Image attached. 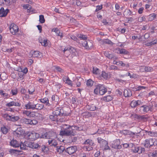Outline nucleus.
Returning <instances> with one entry per match:
<instances>
[{
    "instance_id": "nucleus-40",
    "label": "nucleus",
    "mask_w": 157,
    "mask_h": 157,
    "mask_svg": "<svg viewBox=\"0 0 157 157\" xmlns=\"http://www.w3.org/2000/svg\"><path fill=\"white\" fill-rule=\"evenodd\" d=\"M124 15L126 16H132L134 15L130 10H126L124 12Z\"/></svg>"
},
{
    "instance_id": "nucleus-48",
    "label": "nucleus",
    "mask_w": 157,
    "mask_h": 157,
    "mask_svg": "<svg viewBox=\"0 0 157 157\" xmlns=\"http://www.w3.org/2000/svg\"><path fill=\"white\" fill-rule=\"evenodd\" d=\"M101 76L105 79H106L108 77V74L104 71H102L101 74Z\"/></svg>"
},
{
    "instance_id": "nucleus-37",
    "label": "nucleus",
    "mask_w": 157,
    "mask_h": 157,
    "mask_svg": "<svg viewBox=\"0 0 157 157\" xmlns=\"http://www.w3.org/2000/svg\"><path fill=\"white\" fill-rule=\"evenodd\" d=\"M112 97L110 95L105 96L102 98L103 100L105 101H109L112 100Z\"/></svg>"
},
{
    "instance_id": "nucleus-13",
    "label": "nucleus",
    "mask_w": 157,
    "mask_h": 157,
    "mask_svg": "<svg viewBox=\"0 0 157 157\" xmlns=\"http://www.w3.org/2000/svg\"><path fill=\"white\" fill-rule=\"evenodd\" d=\"M120 141L119 140H116L112 144L113 147L115 149H120L121 146L119 145Z\"/></svg>"
},
{
    "instance_id": "nucleus-3",
    "label": "nucleus",
    "mask_w": 157,
    "mask_h": 157,
    "mask_svg": "<svg viewBox=\"0 0 157 157\" xmlns=\"http://www.w3.org/2000/svg\"><path fill=\"white\" fill-rule=\"evenodd\" d=\"M57 137L56 133L52 131H49L43 133L40 136V138L47 139H51V138H56Z\"/></svg>"
},
{
    "instance_id": "nucleus-56",
    "label": "nucleus",
    "mask_w": 157,
    "mask_h": 157,
    "mask_svg": "<svg viewBox=\"0 0 157 157\" xmlns=\"http://www.w3.org/2000/svg\"><path fill=\"white\" fill-rule=\"evenodd\" d=\"M121 133L125 135H130V132L129 130H124L121 131Z\"/></svg>"
},
{
    "instance_id": "nucleus-44",
    "label": "nucleus",
    "mask_w": 157,
    "mask_h": 157,
    "mask_svg": "<svg viewBox=\"0 0 157 157\" xmlns=\"http://www.w3.org/2000/svg\"><path fill=\"white\" fill-rule=\"evenodd\" d=\"M104 55L109 59H112L113 57V55L109 53L108 51L105 52L104 53Z\"/></svg>"
},
{
    "instance_id": "nucleus-59",
    "label": "nucleus",
    "mask_w": 157,
    "mask_h": 157,
    "mask_svg": "<svg viewBox=\"0 0 157 157\" xmlns=\"http://www.w3.org/2000/svg\"><path fill=\"white\" fill-rule=\"evenodd\" d=\"M102 149L105 150H108L110 149L109 147L108 146V142L107 143V144L105 145L104 146Z\"/></svg>"
},
{
    "instance_id": "nucleus-22",
    "label": "nucleus",
    "mask_w": 157,
    "mask_h": 157,
    "mask_svg": "<svg viewBox=\"0 0 157 157\" xmlns=\"http://www.w3.org/2000/svg\"><path fill=\"white\" fill-rule=\"evenodd\" d=\"M63 79L64 81L65 82V83L68 85L71 86H73V83L72 82V81L70 80L68 77H65L63 78Z\"/></svg>"
},
{
    "instance_id": "nucleus-46",
    "label": "nucleus",
    "mask_w": 157,
    "mask_h": 157,
    "mask_svg": "<svg viewBox=\"0 0 157 157\" xmlns=\"http://www.w3.org/2000/svg\"><path fill=\"white\" fill-rule=\"evenodd\" d=\"M0 95L3 97H7L8 96V94L6 93H5L2 90H0Z\"/></svg>"
},
{
    "instance_id": "nucleus-16",
    "label": "nucleus",
    "mask_w": 157,
    "mask_h": 157,
    "mask_svg": "<svg viewBox=\"0 0 157 157\" xmlns=\"http://www.w3.org/2000/svg\"><path fill=\"white\" fill-rule=\"evenodd\" d=\"M9 12V10L8 9L5 10L3 7H1L0 9V17H6Z\"/></svg>"
},
{
    "instance_id": "nucleus-49",
    "label": "nucleus",
    "mask_w": 157,
    "mask_h": 157,
    "mask_svg": "<svg viewBox=\"0 0 157 157\" xmlns=\"http://www.w3.org/2000/svg\"><path fill=\"white\" fill-rule=\"evenodd\" d=\"M39 21L41 23H43L45 22V20L44 15H41L39 16Z\"/></svg>"
},
{
    "instance_id": "nucleus-11",
    "label": "nucleus",
    "mask_w": 157,
    "mask_h": 157,
    "mask_svg": "<svg viewBox=\"0 0 157 157\" xmlns=\"http://www.w3.org/2000/svg\"><path fill=\"white\" fill-rule=\"evenodd\" d=\"M21 103L18 101H11L6 103V106L8 107H11L14 106L16 107H20L21 106Z\"/></svg>"
},
{
    "instance_id": "nucleus-54",
    "label": "nucleus",
    "mask_w": 157,
    "mask_h": 157,
    "mask_svg": "<svg viewBox=\"0 0 157 157\" xmlns=\"http://www.w3.org/2000/svg\"><path fill=\"white\" fill-rule=\"evenodd\" d=\"M23 121L24 123L26 124H30L31 119L25 118L24 119Z\"/></svg>"
},
{
    "instance_id": "nucleus-5",
    "label": "nucleus",
    "mask_w": 157,
    "mask_h": 157,
    "mask_svg": "<svg viewBox=\"0 0 157 157\" xmlns=\"http://www.w3.org/2000/svg\"><path fill=\"white\" fill-rule=\"evenodd\" d=\"M84 144H88L90 146H84L83 147V149L85 151H89L93 149V147L92 146H94V143L93 141L90 139H87L85 140L84 142Z\"/></svg>"
},
{
    "instance_id": "nucleus-45",
    "label": "nucleus",
    "mask_w": 157,
    "mask_h": 157,
    "mask_svg": "<svg viewBox=\"0 0 157 157\" xmlns=\"http://www.w3.org/2000/svg\"><path fill=\"white\" fill-rule=\"evenodd\" d=\"M77 36L78 38H80L81 40H85L87 39V37L86 35L82 34H78Z\"/></svg>"
},
{
    "instance_id": "nucleus-52",
    "label": "nucleus",
    "mask_w": 157,
    "mask_h": 157,
    "mask_svg": "<svg viewBox=\"0 0 157 157\" xmlns=\"http://www.w3.org/2000/svg\"><path fill=\"white\" fill-rule=\"evenodd\" d=\"M49 117L50 119L52 121H56L58 118V117H57V116H56L54 115H50Z\"/></svg>"
},
{
    "instance_id": "nucleus-25",
    "label": "nucleus",
    "mask_w": 157,
    "mask_h": 157,
    "mask_svg": "<svg viewBox=\"0 0 157 157\" xmlns=\"http://www.w3.org/2000/svg\"><path fill=\"white\" fill-rule=\"evenodd\" d=\"M39 42L43 46H46L48 45L47 40L45 39H42L41 38H39Z\"/></svg>"
},
{
    "instance_id": "nucleus-26",
    "label": "nucleus",
    "mask_w": 157,
    "mask_h": 157,
    "mask_svg": "<svg viewBox=\"0 0 157 157\" xmlns=\"http://www.w3.org/2000/svg\"><path fill=\"white\" fill-rule=\"evenodd\" d=\"M131 145L132 146V151L134 153H139V151L140 150L139 147L135 146L133 144H132Z\"/></svg>"
},
{
    "instance_id": "nucleus-14",
    "label": "nucleus",
    "mask_w": 157,
    "mask_h": 157,
    "mask_svg": "<svg viewBox=\"0 0 157 157\" xmlns=\"http://www.w3.org/2000/svg\"><path fill=\"white\" fill-rule=\"evenodd\" d=\"M40 55V52L38 51H31L29 54L30 57H38Z\"/></svg>"
},
{
    "instance_id": "nucleus-39",
    "label": "nucleus",
    "mask_w": 157,
    "mask_h": 157,
    "mask_svg": "<svg viewBox=\"0 0 157 157\" xmlns=\"http://www.w3.org/2000/svg\"><path fill=\"white\" fill-rule=\"evenodd\" d=\"M35 118L39 120H42L43 119V115L42 114L36 112Z\"/></svg>"
},
{
    "instance_id": "nucleus-30",
    "label": "nucleus",
    "mask_w": 157,
    "mask_h": 157,
    "mask_svg": "<svg viewBox=\"0 0 157 157\" xmlns=\"http://www.w3.org/2000/svg\"><path fill=\"white\" fill-rule=\"evenodd\" d=\"M56 151L59 153H61L65 150V147L62 146H57L56 147Z\"/></svg>"
},
{
    "instance_id": "nucleus-33",
    "label": "nucleus",
    "mask_w": 157,
    "mask_h": 157,
    "mask_svg": "<svg viewBox=\"0 0 157 157\" xmlns=\"http://www.w3.org/2000/svg\"><path fill=\"white\" fill-rule=\"evenodd\" d=\"M101 43L102 44H113L112 42L109 40L108 39H105L101 40Z\"/></svg>"
},
{
    "instance_id": "nucleus-12",
    "label": "nucleus",
    "mask_w": 157,
    "mask_h": 157,
    "mask_svg": "<svg viewBox=\"0 0 157 157\" xmlns=\"http://www.w3.org/2000/svg\"><path fill=\"white\" fill-rule=\"evenodd\" d=\"M143 102L141 100H138L136 101L133 100L131 103V106L132 108H134L138 105H142Z\"/></svg>"
},
{
    "instance_id": "nucleus-63",
    "label": "nucleus",
    "mask_w": 157,
    "mask_h": 157,
    "mask_svg": "<svg viewBox=\"0 0 157 157\" xmlns=\"http://www.w3.org/2000/svg\"><path fill=\"white\" fill-rule=\"evenodd\" d=\"M37 123V121L35 120H31L30 125H35Z\"/></svg>"
},
{
    "instance_id": "nucleus-21",
    "label": "nucleus",
    "mask_w": 157,
    "mask_h": 157,
    "mask_svg": "<svg viewBox=\"0 0 157 157\" xmlns=\"http://www.w3.org/2000/svg\"><path fill=\"white\" fill-rule=\"evenodd\" d=\"M52 32H55L56 35L58 36H59L61 38H62L63 36V33L61 32L57 28H54L52 29Z\"/></svg>"
},
{
    "instance_id": "nucleus-42",
    "label": "nucleus",
    "mask_w": 157,
    "mask_h": 157,
    "mask_svg": "<svg viewBox=\"0 0 157 157\" xmlns=\"http://www.w3.org/2000/svg\"><path fill=\"white\" fill-rule=\"evenodd\" d=\"M94 83V81L90 79L87 81L86 84L88 86L91 87L93 86Z\"/></svg>"
},
{
    "instance_id": "nucleus-18",
    "label": "nucleus",
    "mask_w": 157,
    "mask_h": 157,
    "mask_svg": "<svg viewBox=\"0 0 157 157\" xmlns=\"http://www.w3.org/2000/svg\"><path fill=\"white\" fill-rule=\"evenodd\" d=\"M55 138H51L48 140V142L50 146L56 147L58 144L57 140L55 139Z\"/></svg>"
},
{
    "instance_id": "nucleus-60",
    "label": "nucleus",
    "mask_w": 157,
    "mask_h": 157,
    "mask_svg": "<svg viewBox=\"0 0 157 157\" xmlns=\"http://www.w3.org/2000/svg\"><path fill=\"white\" fill-rule=\"evenodd\" d=\"M28 6V9H27V11L29 13H30L33 11V10L32 9L31 6L29 4Z\"/></svg>"
},
{
    "instance_id": "nucleus-15",
    "label": "nucleus",
    "mask_w": 157,
    "mask_h": 157,
    "mask_svg": "<svg viewBox=\"0 0 157 157\" xmlns=\"http://www.w3.org/2000/svg\"><path fill=\"white\" fill-rule=\"evenodd\" d=\"M28 146L32 149H37L40 148V145L37 143L30 142L28 144Z\"/></svg>"
},
{
    "instance_id": "nucleus-47",
    "label": "nucleus",
    "mask_w": 157,
    "mask_h": 157,
    "mask_svg": "<svg viewBox=\"0 0 157 157\" xmlns=\"http://www.w3.org/2000/svg\"><path fill=\"white\" fill-rule=\"evenodd\" d=\"M146 16H143L142 17H140L138 18V21L140 22H142L143 21H147V20H146Z\"/></svg>"
},
{
    "instance_id": "nucleus-61",
    "label": "nucleus",
    "mask_w": 157,
    "mask_h": 157,
    "mask_svg": "<svg viewBox=\"0 0 157 157\" xmlns=\"http://www.w3.org/2000/svg\"><path fill=\"white\" fill-rule=\"evenodd\" d=\"M109 68L111 70H117L118 69L117 67L113 65L110 66L109 67Z\"/></svg>"
},
{
    "instance_id": "nucleus-23",
    "label": "nucleus",
    "mask_w": 157,
    "mask_h": 157,
    "mask_svg": "<svg viewBox=\"0 0 157 157\" xmlns=\"http://www.w3.org/2000/svg\"><path fill=\"white\" fill-rule=\"evenodd\" d=\"M124 95L125 97H129L132 95L131 91L129 89H125L124 91Z\"/></svg>"
},
{
    "instance_id": "nucleus-10",
    "label": "nucleus",
    "mask_w": 157,
    "mask_h": 157,
    "mask_svg": "<svg viewBox=\"0 0 157 157\" xmlns=\"http://www.w3.org/2000/svg\"><path fill=\"white\" fill-rule=\"evenodd\" d=\"M77 150V148L75 146H73L67 147L65 151L68 154L71 155L75 152Z\"/></svg>"
},
{
    "instance_id": "nucleus-38",
    "label": "nucleus",
    "mask_w": 157,
    "mask_h": 157,
    "mask_svg": "<svg viewBox=\"0 0 157 157\" xmlns=\"http://www.w3.org/2000/svg\"><path fill=\"white\" fill-rule=\"evenodd\" d=\"M21 71L22 72H21L19 73V74L20 75V77H21L23 75L25 74L28 72V69L27 68L25 67L23 69H21Z\"/></svg>"
},
{
    "instance_id": "nucleus-62",
    "label": "nucleus",
    "mask_w": 157,
    "mask_h": 157,
    "mask_svg": "<svg viewBox=\"0 0 157 157\" xmlns=\"http://www.w3.org/2000/svg\"><path fill=\"white\" fill-rule=\"evenodd\" d=\"M140 70L141 72H145V66H141L140 67Z\"/></svg>"
},
{
    "instance_id": "nucleus-28",
    "label": "nucleus",
    "mask_w": 157,
    "mask_h": 157,
    "mask_svg": "<svg viewBox=\"0 0 157 157\" xmlns=\"http://www.w3.org/2000/svg\"><path fill=\"white\" fill-rule=\"evenodd\" d=\"M117 52L121 54H126L128 53V52L124 49H120V48H118L117 49Z\"/></svg>"
},
{
    "instance_id": "nucleus-53",
    "label": "nucleus",
    "mask_w": 157,
    "mask_h": 157,
    "mask_svg": "<svg viewBox=\"0 0 157 157\" xmlns=\"http://www.w3.org/2000/svg\"><path fill=\"white\" fill-rule=\"evenodd\" d=\"M93 72L94 74L96 75H98L99 73V70L97 68L94 67L93 68Z\"/></svg>"
},
{
    "instance_id": "nucleus-43",
    "label": "nucleus",
    "mask_w": 157,
    "mask_h": 157,
    "mask_svg": "<svg viewBox=\"0 0 157 157\" xmlns=\"http://www.w3.org/2000/svg\"><path fill=\"white\" fill-rule=\"evenodd\" d=\"M17 135H21L22 133V128H17L15 131L14 132Z\"/></svg>"
},
{
    "instance_id": "nucleus-34",
    "label": "nucleus",
    "mask_w": 157,
    "mask_h": 157,
    "mask_svg": "<svg viewBox=\"0 0 157 157\" xmlns=\"http://www.w3.org/2000/svg\"><path fill=\"white\" fill-rule=\"evenodd\" d=\"M40 100L41 102L44 104H46V105H48V106L50 105V104L49 103V100L47 98H45L43 99H40Z\"/></svg>"
},
{
    "instance_id": "nucleus-27",
    "label": "nucleus",
    "mask_w": 157,
    "mask_h": 157,
    "mask_svg": "<svg viewBox=\"0 0 157 157\" xmlns=\"http://www.w3.org/2000/svg\"><path fill=\"white\" fill-rule=\"evenodd\" d=\"M70 54H72L74 56H77L78 55V52L73 47H70Z\"/></svg>"
},
{
    "instance_id": "nucleus-19",
    "label": "nucleus",
    "mask_w": 157,
    "mask_h": 157,
    "mask_svg": "<svg viewBox=\"0 0 157 157\" xmlns=\"http://www.w3.org/2000/svg\"><path fill=\"white\" fill-rule=\"evenodd\" d=\"M35 105L33 103L29 101L27 104L25 105V107L27 109H32L33 110L35 109Z\"/></svg>"
},
{
    "instance_id": "nucleus-64",
    "label": "nucleus",
    "mask_w": 157,
    "mask_h": 157,
    "mask_svg": "<svg viewBox=\"0 0 157 157\" xmlns=\"http://www.w3.org/2000/svg\"><path fill=\"white\" fill-rule=\"evenodd\" d=\"M88 44L87 49H89L92 47L93 44L91 42L89 41L88 42Z\"/></svg>"
},
{
    "instance_id": "nucleus-32",
    "label": "nucleus",
    "mask_w": 157,
    "mask_h": 157,
    "mask_svg": "<svg viewBox=\"0 0 157 157\" xmlns=\"http://www.w3.org/2000/svg\"><path fill=\"white\" fill-rule=\"evenodd\" d=\"M53 114L56 116H57V117H58V116H61L63 114L61 112L60 110L59 109L54 111L53 112Z\"/></svg>"
},
{
    "instance_id": "nucleus-24",
    "label": "nucleus",
    "mask_w": 157,
    "mask_h": 157,
    "mask_svg": "<svg viewBox=\"0 0 157 157\" xmlns=\"http://www.w3.org/2000/svg\"><path fill=\"white\" fill-rule=\"evenodd\" d=\"M156 17V15L155 13H152L149 16H146V18L148 19V21H151L154 20Z\"/></svg>"
},
{
    "instance_id": "nucleus-1",
    "label": "nucleus",
    "mask_w": 157,
    "mask_h": 157,
    "mask_svg": "<svg viewBox=\"0 0 157 157\" xmlns=\"http://www.w3.org/2000/svg\"><path fill=\"white\" fill-rule=\"evenodd\" d=\"M107 88L104 85L99 84L96 86V88L94 90V93L96 94L102 95L107 92Z\"/></svg>"
},
{
    "instance_id": "nucleus-29",
    "label": "nucleus",
    "mask_w": 157,
    "mask_h": 157,
    "mask_svg": "<svg viewBox=\"0 0 157 157\" xmlns=\"http://www.w3.org/2000/svg\"><path fill=\"white\" fill-rule=\"evenodd\" d=\"M145 132L148 134V135L151 136L157 137V131H146Z\"/></svg>"
},
{
    "instance_id": "nucleus-9",
    "label": "nucleus",
    "mask_w": 157,
    "mask_h": 157,
    "mask_svg": "<svg viewBox=\"0 0 157 157\" xmlns=\"http://www.w3.org/2000/svg\"><path fill=\"white\" fill-rule=\"evenodd\" d=\"M10 29L11 33L13 35L16 34L18 31L17 26L14 23H12L10 25Z\"/></svg>"
},
{
    "instance_id": "nucleus-20",
    "label": "nucleus",
    "mask_w": 157,
    "mask_h": 157,
    "mask_svg": "<svg viewBox=\"0 0 157 157\" xmlns=\"http://www.w3.org/2000/svg\"><path fill=\"white\" fill-rule=\"evenodd\" d=\"M11 146L14 147H19L20 144L17 141L14 139L11 140L10 142Z\"/></svg>"
},
{
    "instance_id": "nucleus-35",
    "label": "nucleus",
    "mask_w": 157,
    "mask_h": 157,
    "mask_svg": "<svg viewBox=\"0 0 157 157\" xmlns=\"http://www.w3.org/2000/svg\"><path fill=\"white\" fill-rule=\"evenodd\" d=\"M86 107L88 109L91 111L95 110L96 108V106L94 104H92L90 105H87Z\"/></svg>"
},
{
    "instance_id": "nucleus-58",
    "label": "nucleus",
    "mask_w": 157,
    "mask_h": 157,
    "mask_svg": "<svg viewBox=\"0 0 157 157\" xmlns=\"http://www.w3.org/2000/svg\"><path fill=\"white\" fill-rule=\"evenodd\" d=\"M155 44H156V42H155V41L154 40L151 42L147 43L146 45L147 46H149Z\"/></svg>"
},
{
    "instance_id": "nucleus-51",
    "label": "nucleus",
    "mask_w": 157,
    "mask_h": 157,
    "mask_svg": "<svg viewBox=\"0 0 157 157\" xmlns=\"http://www.w3.org/2000/svg\"><path fill=\"white\" fill-rule=\"evenodd\" d=\"M11 92L13 95H15L17 94L18 91L16 88H13L11 89Z\"/></svg>"
},
{
    "instance_id": "nucleus-50",
    "label": "nucleus",
    "mask_w": 157,
    "mask_h": 157,
    "mask_svg": "<svg viewBox=\"0 0 157 157\" xmlns=\"http://www.w3.org/2000/svg\"><path fill=\"white\" fill-rule=\"evenodd\" d=\"M73 126H71L69 125L64 124L62 125V127L63 128V129L62 130H65V129H69V128L71 127H72Z\"/></svg>"
},
{
    "instance_id": "nucleus-41",
    "label": "nucleus",
    "mask_w": 157,
    "mask_h": 157,
    "mask_svg": "<svg viewBox=\"0 0 157 157\" xmlns=\"http://www.w3.org/2000/svg\"><path fill=\"white\" fill-rule=\"evenodd\" d=\"M44 107V105L43 104H37L35 105V109L41 110Z\"/></svg>"
},
{
    "instance_id": "nucleus-31",
    "label": "nucleus",
    "mask_w": 157,
    "mask_h": 157,
    "mask_svg": "<svg viewBox=\"0 0 157 157\" xmlns=\"http://www.w3.org/2000/svg\"><path fill=\"white\" fill-rule=\"evenodd\" d=\"M63 53L65 56H67L70 55V47L67 48H65L63 50Z\"/></svg>"
},
{
    "instance_id": "nucleus-2",
    "label": "nucleus",
    "mask_w": 157,
    "mask_h": 157,
    "mask_svg": "<svg viewBox=\"0 0 157 157\" xmlns=\"http://www.w3.org/2000/svg\"><path fill=\"white\" fill-rule=\"evenodd\" d=\"M2 117L7 121L13 122L17 121L20 119V117L18 116L10 115L7 113L3 114Z\"/></svg>"
},
{
    "instance_id": "nucleus-4",
    "label": "nucleus",
    "mask_w": 157,
    "mask_h": 157,
    "mask_svg": "<svg viewBox=\"0 0 157 157\" xmlns=\"http://www.w3.org/2000/svg\"><path fill=\"white\" fill-rule=\"evenodd\" d=\"M71 127L65 130H61L60 135L61 136H74L75 135V131Z\"/></svg>"
},
{
    "instance_id": "nucleus-57",
    "label": "nucleus",
    "mask_w": 157,
    "mask_h": 157,
    "mask_svg": "<svg viewBox=\"0 0 157 157\" xmlns=\"http://www.w3.org/2000/svg\"><path fill=\"white\" fill-rule=\"evenodd\" d=\"M30 112L29 111L24 110L23 112V114L26 116L29 117Z\"/></svg>"
},
{
    "instance_id": "nucleus-55",
    "label": "nucleus",
    "mask_w": 157,
    "mask_h": 157,
    "mask_svg": "<svg viewBox=\"0 0 157 157\" xmlns=\"http://www.w3.org/2000/svg\"><path fill=\"white\" fill-rule=\"evenodd\" d=\"M10 152L11 153H16L17 154L20 152L19 150L17 149H11L10 151Z\"/></svg>"
},
{
    "instance_id": "nucleus-7",
    "label": "nucleus",
    "mask_w": 157,
    "mask_h": 157,
    "mask_svg": "<svg viewBox=\"0 0 157 157\" xmlns=\"http://www.w3.org/2000/svg\"><path fill=\"white\" fill-rule=\"evenodd\" d=\"M40 134L34 132H29L27 134V137L29 139L31 140H35L37 139L40 138Z\"/></svg>"
},
{
    "instance_id": "nucleus-8",
    "label": "nucleus",
    "mask_w": 157,
    "mask_h": 157,
    "mask_svg": "<svg viewBox=\"0 0 157 157\" xmlns=\"http://www.w3.org/2000/svg\"><path fill=\"white\" fill-rule=\"evenodd\" d=\"M138 109L141 113H145L149 111H152L151 106L150 105L148 106L146 105H144L142 106L139 108Z\"/></svg>"
},
{
    "instance_id": "nucleus-36",
    "label": "nucleus",
    "mask_w": 157,
    "mask_h": 157,
    "mask_svg": "<svg viewBox=\"0 0 157 157\" xmlns=\"http://www.w3.org/2000/svg\"><path fill=\"white\" fill-rule=\"evenodd\" d=\"M1 130L4 134H6L8 131L9 129L7 127L3 126L1 128Z\"/></svg>"
},
{
    "instance_id": "nucleus-17",
    "label": "nucleus",
    "mask_w": 157,
    "mask_h": 157,
    "mask_svg": "<svg viewBox=\"0 0 157 157\" xmlns=\"http://www.w3.org/2000/svg\"><path fill=\"white\" fill-rule=\"evenodd\" d=\"M97 140L98 142L100 144V147L101 148L104 146L105 145L107 144V142L101 138L98 137Z\"/></svg>"
},
{
    "instance_id": "nucleus-6",
    "label": "nucleus",
    "mask_w": 157,
    "mask_h": 157,
    "mask_svg": "<svg viewBox=\"0 0 157 157\" xmlns=\"http://www.w3.org/2000/svg\"><path fill=\"white\" fill-rule=\"evenodd\" d=\"M154 145H157V140L155 139L151 138L145 140L144 146L145 147H150Z\"/></svg>"
}]
</instances>
